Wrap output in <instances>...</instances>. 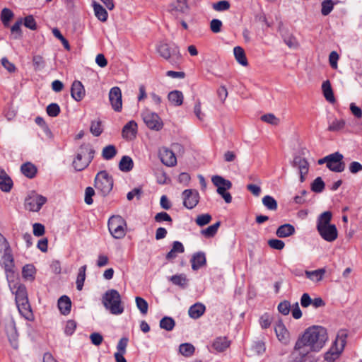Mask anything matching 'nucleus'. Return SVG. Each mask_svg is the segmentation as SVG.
<instances>
[{"label":"nucleus","mask_w":362,"mask_h":362,"mask_svg":"<svg viewBox=\"0 0 362 362\" xmlns=\"http://www.w3.org/2000/svg\"><path fill=\"white\" fill-rule=\"evenodd\" d=\"M328 339L327 329L322 326L307 328L296 342L293 356L298 354L303 359L310 352H318Z\"/></svg>","instance_id":"f257e3e1"},{"label":"nucleus","mask_w":362,"mask_h":362,"mask_svg":"<svg viewBox=\"0 0 362 362\" xmlns=\"http://www.w3.org/2000/svg\"><path fill=\"white\" fill-rule=\"evenodd\" d=\"M332 214L329 211L320 214L316 220V229L320 237L327 242L332 243L338 237L336 226L331 223Z\"/></svg>","instance_id":"f03ea898"},{"label":"nucleus","mask_w":362,"mask_h":362,"mask_svg":"<svg viewBox=\"0 0 362 362\" xmlns=\"http://www.w3.org/2000/svg\"><path fill=\"white\" fill-rule=\"evenodd\" d=\"M104 307L112 315H121L124 312L121 296L115 289L107 291L102 298Z\"/></svg>","instance_id":"7ed1b4c3"},{"label":"nucleus","mask_w":362,"mask_h":362,"mask_svg":"<svg viewBox=\"0 0 362 362\" xmlns=\"http://www.w3.org/2000/svg\"><path fill=\"white\" fill-rule=\"evenodd\" d=\"M156 49L160 57L168 60L171 64L176 63L180 59L179 47L175 44L160 42Z\"/></svg>","instance_id":"20e7f679"},{"label":"nucleus","mask_w":362,"mask_h":362,"mask_svg":"<svg viewBox=\"0 0 362 362\" xmlns=\"http://www.w3.org/2000/svg\"><path fill=\"white\" fill-rule=\"evenodd\" d=\"M95 187L103 196L107 195L113 187V179L105 170L99 172L95 178Z\"/></svg>","instance_id":"39448f33"},{"label":"nucleus","mask_w":362,"mask_h":362,"mask_svg":"<svg viewBox=\"0 0 362 362\" xmlns=\"http://www.w3.org/2000/svg\"><path fill=\"white\" fill-rule=\"evenodd\" d=\"M95 151L91 148H81L73 161V166L76 171H81L87 168L94 157Z\"/></svg>","instance_id":"423d86ee"},{"label":"nucleus","mask_w":362,"mask_h":362,"mask_svg":"<svg viewBox=\"0 0 362 362\" xmlns=\"http://www.w3.org/2000/svg\"><path fill=\"white\" fill-rule=\"evenodd\" d=\"M126 227V221L121 216L114 215L108 220L109 231L116 239L122 238L125 235Z\"/></svg>","instance_id":"0eeeda50"},{"label":"nucleus","mask_w":362,"mask_h":362,"mask_svg":"<svg viewBox=\"0 0 362 362\" xmlns=\"http://www.w3.org/2000/svg\"><path fill=\"white\" fill-rule=\"evenodd\" d=\"M3 252L2 261L6 272H12L14 267V260L8 241L0 233V253Z\"/></svg>","instance_id":"6e6552de"},{"label":"nucleus","mask_w":362,"mask_h":362,"mask_svg":"<svg viewBox=\"0 0 362 362\" xmlns=\"http://www.w3.org/2000/svg\"><path fill=\"white\" fill-rule=\"evenodd\" d=\"M142 119L146 125L151 130L159 131L163 127V123L159 115L148 108L141 112Z\"/></svg>","instance_id":"1a4fd4ad"},{"label":"nucleus","mask_w":362,"mask_h":362,"mask_svg":"<svg viewBox=\"0 0 362 362\" xmlns=\"http://www.w3.org/2000/svg\"><path fill=\"white\" fill-rule=\"evenodd\" d=\"M46 202L47 198L35 192H32L25 200V207L30 211L37 212L41 209Z\"/></svg>","instance_id":"9d476101"},{"label":"nucleus","mask_w":362,"mask_h":362,"mask_svg":"<svg viewBox=\"0 0 362 362\" xmlns=\"http://www.w3.org/2000/svg\"><path fill=\"white\" fill-rule=\"evenodd\" d=\"M344 156L339 152H335L329 155L327 168L331 171L341 173L345 169V164L343 162Z\"/></svg>","instance_id":"9b49d317"},{"label":"nucleus","mask_w":362,"mask_h":362,"mask_svg":"<svg viewBox=\"0 0 362 362\" xmlns=\"http://www.w3.org/2000/svg\"><path fill=\"white\" fill-rule=\"evenodd\" d=\"M183 205L189 209L194 208L199 201V194L196 189H185L182 192Z\"/></svg>","instance_id":"f8f14e48"},{"label":"nucleus","mask_w":362,"mask_h":362,"mask_svg":"<svg viewBox=\"0 0 362 362\" xmlns=\"http://www.w3.org/2000/svg\"><path fill=\"white\" fill-rule=\"evenodd\" d=\"M108 96L112 108L117 112H121L122 109L121 89L117 86L112 87L110 90Z\"/></svg>","instance_id":"ddd939ff"},{"label":"nucleus","mask_w":362,"mask_h":362,"mask_svg":"<svg viewBox=\"0 0 362 362\" xmlns=\"http://www.w3.org/2000/svg\"><path fill=\"white\" fill-rule=\"evenodd\" d=\"M158 156L161 162L168 167H173L177 164V158L174 152L166 147L160 148Z\"/></svg>","instance_id":"4468645a"},{"label":"nucleus","mask_w":362,"mask_h":362,"mask_svg":"<svg viewBox=\"0 0 362 362\" xmlns=\"http://www.w3.org/2000/svg\"><path fill=\"white\" fill-rule=\"evenodd\" d=\"M274 331L277 339L284 344H288L290 340V334L282 320L276 322Z\"/></svg>","instance_id":"2eb2a0df"},{"label":"nucleus","mask_w":362,"mask_h":362,"mask_svg":"<svg viewBox=\"0 0 362 362\" xmlns=\"http://www.w3.org/2000/svg\"><path fill=\"white\" fill-rule=\"evenodd\" d=\"M137 128V124L135 121L131 120L128 122L122 129V137L126 140H133L136 136Z\"/></svg>","instance_id":"dca6fc26"},{"label":"nucleus","mask_w":362,"mask_h":362,"mask_svg":"<svg viewBox=\"0 0 362 362\" xmlns=\"http://www.w3.org/2000/svg\"><path fill=\"white\" fill-rule=\"evenodd\" d=\"M71 95L77 102L83 100L85 96V89L82 83L79 81H74L71 88Z\"/></svg>","instance_id":"f3484780"},{"label":"nucleus","mask_w":362,"mask_h":362,"mask_svg":"<svg viewBox=\"0 0 362 362\" xmlns=\"http://www.w3.org/2000/svg\"><path fill=\"white\" fill-rule=\"evenodd\" d=\"M11 290L15 294L16 303L28 300L26 287L23 284H16Z\"/></svg>","instance_id":"a211bd4d"},{"label":"nucleus","mask_w":362,"mask_h":362,"mask_svg":"<svg viewBox=\"0 0 362 362\" xmlns=\"http://www.w3.org/2000/svg\"><path fill=\"white\" fill-rule=\"evenodd\" d=\"M11 178L6 174L4 170H0V189L4 192H9L13 187Z\"/></svg>","instance_id":"6ab92c4d"},{"label":"nucleus","mask_w":362,"mask_h":362,"mask_svg":"<svg viewBox=\"0 0 362 362\" xmlns=\"http://www.w3.org/2000/svg\"><path fill=\"white\" fill-rule=\"evenodd\" d=\"M205 310L206 307L203 303H196L189 307L188 314L191 318L198 319L204 315Z\"/></svg>","instance_id":"aec40b11"},{"label":"nucleus","mask_w":362,"mask_h":362,"mask_svg":"<svg viewBox=\"0 0 362 362\" xmlns=\"http://www.w3.org/2000/svg\"><path fill=\"white\" fill-rule=\"evenodd\" d=\"M185 247L180 241H174L173 243L171 250L166 254L165 258L168 260H172L177 257V254L183 253Z\"/></svg>","instance_id":"412c9836"},{"label":"nucleus","mask_w":362,"mask_h":362,"mask_svg":"<svg viewBox=\"0 0 362 362\" xmlns=\"http://www.w3.org/2000/svg\"><path fill=\"white\" fill-rule=\"evenodd\" d=\"M58 308L62 315L69 314L71 308L70 298L66 296H61L58 300Z\"/></svg>","instance_id":"4be33fe9"},{"label":"nucleus","mask_w":362,"mask_h":362,"mask_svg":"<svg viewBox=\"0 0 362 362\" xmlns=\"http://www.w3.org/2000/svg\"><path fill=\"white\" fill-rule=\"evenodd\" d=\"M192 269L194 271L198 270L206 264V257L204 252L195 253L191 259Z\"/></svg>","instance_id":"5701e85b"},{"label":"nucleus","mask_w":362,"mask_h":362,"mask_svg":"<svg viewBox=\"0 0 362 362\" xmlns=\"http://www.w3.org/2000/svg\"><path fill=\"white\" fill-rule=\"evenodd\" d=\"M95 17L101 22H105L108 18L107 11L98 3L93 1L92 4Z\"/></svg>","instance_id":"b1692460"},{"label":"nucleus","mask_w":362,"mask_h":362,"mask_svg":"<svg viewBox=\"0 0 362 362\" xmlns=\"http://www.w3.org/2000/svg\"><path fill=\"white\" fill-rule=\"evenodd\" d=\"M295 233V228L293 226L289 223H286L280 226L276 232V235L279 238H287Z\"/></svg>","instance_id":"393cba45"},{"label":"nucleus","mask_w":362,"mask_h":362,"mask_svg":"<svg viewBox=\"0 0 362 362\" xmlns=\"http://www.w3.org/2000/svg\"><path fill=\"white\" fill-rule=\"evenodd\" d=\"M19 313L26 319L30 320L33 315L28 300L16 303Z\"/></svg>","instance_id":"a878e982"},{"label":"nucleus","mask_w":362,"mask_h":362,"mask_svg":"<svg viewBox=\"0 0 362 362\" xmlns=\"http://www.w3.org/2000/svg\"><path fill=\"white\" fill-rule=\"evenodd\" d=\"M168 99L174 106H180L184 100L183 94L180 90H172L168 95Z\"/></svg>","instance_id":"bb28decb"},{"label":"nucleus","mask_w":362,"mask_h":362,"mask_svg":"<svg viewBox=\"0 0 362 362\" xmlns=\"http://www.w3.org/2000/svg\"><path fill=\"white\" fill-rule=\"evenodd\" d=\"M230 346V341L225 337H217L212 344V347L218 352L224 351Z\"/></svg>","instance_id":"cd10ccee"},{"label":"nucleus","mask_w":362,"mask_h":362,"mask_svg":"<svg viewBox=\"0 0 362 362\" xmlns=\"http://www.w3.org/2000/svg\"><path fill=\"white\" fill-rule=\"evenodd\" d=\"M326 272L325 269H318L313 271H308L305 272V274L308 279L314 282H318L323 279V276Z\"/></svg>","instance_id":"c85d7f7f"},{"label":"nucleus","mask_w":362,"mask_h":362,"mask_svg":"<svg viewBox=\"0 0 362 362\" xmlns=\"http://www.w3.org/2000/svg\"><path fill=\"white\" fill-rule=\"evenodd\" d=\"M21 170L28 178H33L37 173V168L30 162L23 163L21 167Z\"/></svg>","instance_id":"c756f323"},{"label":"nucleus","mask_w":362,"mask_h":362,"mask_svg":"<svg viewBox=\"0 0 362 362\" xmlns=\"http://www.w3.org/2000/svg\"><path fill=\"white\" fill-rule=\"evenodd\" d=\"M134 167L132 158L129 156L122 157L119 163V169L122 172H129Z\"/></svg>","instance_id":"7c9ffc66"},{"label":"nucleus","mask_w":362,"mask_h":362,"mask_svg":"<svg viewBox=\"0 0 362 362\" xmlns=\"http://www.w3.org/2000/svg\"><path fill=\"white\" fill-rule=\"evenodd\" d=\"M322 89L325 99L329 103H334L335 98L329 81L327 80L322 83Z\"/></svg>","instance_id":"2f4dec72"},{"label":"nucleus","mask_w":362,"mask_h":362,"mask_svg":"<svg viewBox=\"0 0 362 362\" xmlns=\"http://www.w3.org/2000/svg\"><path fill=\"white\" fill-rule=\"evenodd\" d=\"M233 54L235 59L240 64L244 66L248 64L245 51L241 47H235L233 49Z\"/></svg>","instance_id":"473e14b6"},{"label":"nucleus","mask_w":362,"mask_h":362,"mask_svg":"<svg viewBox=\"0 0 362 362\" xmlns=\"http://www.w3.org/2000/svg\"><path fill=\"white\" fill-rule=\"evenodd\" d=\"M169 280L176 286H178L182 288H185L187 286L188 280L186 277V275L184 274H176L171 276L169 278Z\"/></svg>","instance_id":"72a5a7b5"},{"label":"nucleus","mask_w":362,"mask_h":362,"mask_svg":"<svg viewBox=\"0 0 362 362\" xmlns=\"http://www.w3.org/2000/svg\"><path fill=\"white\" fill-rule=\"evenodd\" d=\"M211 182L216 187H232V182L230 180H226L220 175L213 176L211 177Z\"/></svg>","instance_id":"f704fd0d"},{"label":"nucleus","mask_w":362,"mask_h":362,"mask_svg":"<svg viewBox=\"0 0 362 362\" xmlns=\"http://www.w3.org/2000/svg\"><path fill=\"white\" fill-rule=\"evenodd\" d=\"M172 11L180 13H187L189 11V6L187 3V0H177L175 4L172 5Z\"/></svg>","instance_id":"c9c22d12"},{"label":"nucleus","mask_w":362,"mask_h":362,"mask_svg":"<svg viewBox=\"0 0 362 362\" xmlns=\"http://www.w3.org/2000/svg\"><path fill=\"white\" fill-rule=\"evenodd\" d=\"M36 269L33 264H25L22 269L23 277L27 280L33 281L35 279Z\"/></svg>","instance_id":"e433bc0d"},{"label":"nucleus","mask_w":362,"mask_h":362,"mask_svg":"<svg viewBox=\"0 0 362 362\" xmlns=\"http://www.w3.org/2000/svg\"><path fill=\"white\" fill-rule=\"evenodd\" d=\"M117 151L114 145L110 144L105 146L102 151L103 159L109 160L112 159L117 154Z\"/></svg>","instance_id":"4c0bfd02"},{"label":"nucleus","mask_w":362,"mask_h":362,"mask_svg":"<svg viewBox=\"0 0 362 362\" xmlns=\"http://www.w3.org/2000/svg\"><path fill=\"white\" fill-rule=\"evenodd\" d=\"M159 325L161 329L166 331H172L175 326V322L173 317L165 316L160 320Z\"/></svg>","instance_id":"58836bf2"},{"label":"nucleus","mask_w":362,"mask_h":362,"mask_svg":"<svg viewBox=\"0 0 362 362\" xmlns=\"http://www.w3.org/2000/svg\"><path fill=\"white\" fill-rule=\"evenodd\" d=\"M293 165L298 166L300 174H308V163L305 158L296 157L294 158Z\"/></svg>","instance_id":"ea45409f"},{"label":"nucleus","mask_w":362,"mask_h":362,"mask_svg":"<svg viewBox=\"0 0 362 362\" xmlns=\"http://www.w3.org/2000/svg\"><path fill=\"white\" fill-rule=\"evenodd\" d=\"M346 122L344 119H334L332 122H329L327 130L329 132H339L345 127Z\"/></svg>","instance_id":"a19ab883"},{"label":"nucleus","mask_w":362,"mask_h":362,"mask_svg":"<svg viewBox=\"0 0 362 362\" xmlns=\"http://www.w3.org/2000/svg\"><path fill=\"white\" fill-rule=\"evenodd\" d=\"M195 351L194 346L189 343L181 344L179 346V352L185 357L192 356Z\"/></svg>","instance_id":"79ce46f5"},{"label":"nucleus","mask_w":362,"mask_h":362,"mask_svg":"<svg viewBox=\"0 0 362 362\" xmlns=\"http://www.w3.org/2000/svg\"><path fill=\"white\" fill-rule=\"evenodd\" d=\"M348 337V332L346 329H340L338 331L337 334V337L335 340L334 341L335 344H337L340 347L344 349V347L346 344V339Z\"/></svg>","instance_id":"37998d69"},{"label":"nucleus","mask_w":362,"mask_h":362,"mask_svg":"<svg viewBox=\"0 0 362 362\" xmlns=\"http://www.w3.org/2000/svg\"><path fill=\"white\" fill-rule=\"evenodd\" d=\"M262 204L270 211H276L278 207L277 202L270 195H266L262 198Z\"/></svg>","instance_id":"c03bdc74"},{"label":"nucleus","mask_w":362,"mask_h":362,"mask_svg":"<svg viewBox=\"0 0 362 362\" xmlns=\"http://www.w3.org/2000/svg\"><path fill=\"white\" fill-rule=\"evenodd\" d=\"M86 265H83L79 268L78 273L76 279V288L78 291H81L83 286V284L86 279Z\"/></svg>","instance_id":"a18cd8bd"},{"label":"nucleus","mask_w":362,"mask_h":362,"mask_svg":"<svg viewBox=\"0 0 362 362\" xmlns=\"http://www.w3.org/2000/svg\"><path fill=\"white\" fill-rule=\"evenodd\" d=\"M219 226H220V222L218 221V222L215 223L214 224L209 226L206 229L202 230V233L206 238L214 237L216 234Z\"/></svg>","instance_id":"49530a36"},{"label":"nucleus","mask_w":362,"mask_h":362,"mask_svg":"<svg viewBox=\"0 0 362 362\" xmlns=\"http://www.w3.org/2000/svg\"><path fill=\"white\" fill-rule=\"evenodd\" d=\"M137 308L142 315H146L148 312V305L147 301L141 297H136L135 298Z\"/></svg>","instance_id":"de8ad7c7"},{"label":"nucleus","mask_w":362,"mask_h":362,"mask_svg":"<svg viewBox=\"0 0 362 362\" xmlns=\"http://www.w3.org/2000/svg\"><path fill=\"white\" fill-rule=\"evenodd\" d=\"M13 17V13L11 10L7 8L2 9L1 13V20L5 26L8 25L9 21Z\"/></svg>","instance_id":"09e8293b"},{"label":"nucleus","mask_w":362,"mask_h":362,"mask_svg":"<svg viewBox=\"0 0 362 362\" xmlns=\"http://www.w3.org/2000/svg\"><path fill=\"white\" fill-rule=\"evenodd\" d=\"M325 189V182L320 177H317L311 185V189L316 193H320Z\"/></svg>","instance_id":"8fccbe9b"},{"label":"nucleus","mask_w":362,"mask_h":362,"mask_svg":"<svg viewBox=\"0 0 362 362\" xmlns=\"http://www.w3.org/2000/svg\"><path fill=\"white\" fill-rule=\"evenodd\" d=\"M261 120L272 125L276 126L279 123V119L274 114L268 113L261 116Z\"/></svg>","instance_id":"3c124183"},{"label":"nucleus","mask_w":362,"mask_h":362,"mask_svg":"<svg viewBox=\"0 0 362 362\" xmlns=\"http://www.w3.org/2000/svg\"><path fill=\"white\" fill-rule=\"evenodd\" d=\"M321 13L323 16L329 15L334 8V3L332 0H325L321 4Z\"/></svg>","instance_id":"603ef678"},{"label":"nucleus","mask_w":362,"mask_h":362,"mask_svg":"<svg viewBox=\"0 0 362 362\" xmlns=\"http://www.w3.org/2000/svg\"><path fill=\"white\" fill-rule=\"evenodd\" d=\"M90 131L95 136H99L103 132L101 122L100 120L93 121L90 124Z\"/></svg>","instance_id":"864d4df0"},{"label":"nucleus","mask_w":362,"mask_h":362,"mask_svg":"<svg viewBox=\"0 0 362 362\" xmlns=\"http://www.w3.org/2000/svg\"><path fill=\"white\" fill-rule=\"evenodd\" d=\"M272 318L268 313H264L259 320V325L262 329H267L270 327Z\"/></svg>","instance_id":"5fc2aeb1"},{"label":"nucleus","mask_w":362,"mask_h":362,"mask_svg":"<svg viewBox=\"0 0 362 362\" xmlns=\"http://www.w3.org/2000/svg\"><path fill=\"white\" fill-rule=\"evenodd\" d=\"M230 3L228 1L222 0L218 2L214 3L212 8L216 11H227L230 8Z\"/></svg>","instance_id":"6e6d98bb"},{"label":"nucleus","mask_w":362,"mask_h":362,"mask_svg":"<svg viewBox=\"0 0 362 362\" xmlns=\"http://www.w3.org/2000/svg\"><path fill=\"white\" fill-rule=\"evenodd\" d=\"M47 113L49 116L54 117L60 112V107L57 103H51L47 107Z\"/></svg>","instance_id":"4d7b16f0"},{"label":"nucleus","mask_w":362,"mask_h":362,"mask_svg":"<svg viewBox=\"0 0 362 362\" xmlns=\"http://www.w3.org/2000/svg\"><path fill=\"white\" fill-rule=\"evenodd\" d=\"M211 220V216L209 214H204L198 216L196 218V223L199 226L208 224Z\"/></svg>","instance_id":"13d9d810"},{"label":"nucleus","mask_w":362,"mask_h":362,"mask_svg":"<svg viewBox=\"0 0 362 362\" xmlns=\"http://www.w3.org/2000/svg\"><path fill=\"white\" fill-rule=\"evenodd\" d=\"M76 328V322L74 320H68L64 327V333L67 336L72 335Z\"/></svg>","instance_id":"bf43d9fd"},{"label":"nucleus","mask_w":362,"mask_h":362,"mask_svg":"<svg viewBox=\"0 0 362 362\" xmlns=\"http://www.w3.org/2000/svg\"><path fill=\"white\" fill-rule=\"evenodd\" d=\"M95 195V190L91 187H88L85 189L84 202L86 204L90 205L93 204V197Z\"/></svg>","instance_id":"052dcab7"},{"label":"nucleus","mask_w":362,"mask_h":362,"mask_svg":"<svg viewBox=\"0 0 362 362\" xmlns=\"http://www.w3.org/2000/svg\"><path fill=\"white\" fill-rule=\"evenodd\" d=\"M154 219L158 223H161L163 221L170 222V223L173 222V219L170 216L164 211L156 214L154 217Z\"/></svg>","instance_id":"680f3d73"},{"label":"nucleus","mask_w":362,"mask_h":362,"mask_svg":"<svg viewBox=\"0 0 362 362\" xmlns=\"http://www.w3.org/2000/svg\"><path fill=\"white\" fill-rule=\"evenodd\" d=\"M278 310L280 313H281L284 315H287L289 314L291 310V305L290 303L287 300H284L283 302H281L278 305Z\"/></svg>","instance_id":"e2e57ef3"},{"label":"nucleus","mask_w":362,"mask_h":362,"mask_svg":"<svg viewBox=\"0 0 362 362\" xmlns=\"http://www.w3.org/2000/svg\"><path fill=\"white\" fill-rule=\"evenodd\" d=\"M129 339L127 337H122L117 343V353L125 354L126 349L128 345Z\"/></svg>","instance_id":"0e129e2a"},{"label":"nucleus","mask_w":362,"mask_h":362,"mask_svg":"<svg viewBox=\"0 0 362 362\" xmlns=\"http://www.w3.org/2000/svg\"><path fill=\"white\" fill-rule=\"evenodd\" d=\"M268 245L271 248L279 250H282L285 246L284 242L279 239L269 240Z\"/></svg>","instance_id":"69168bd1"},{"label":"nucleus","mask_w":362,"mask_h":362,"mask_svg":"<svg viewBox=\"0 0 362 362\" xmlns=\"http://www.w3.org/2000/svg\"><path fill=\"white\" fill-rule=\"evenodd\" d=\"M252 349L258 355L262 354L266 350L265 344L262 341H255L252 344Z\"/></svg>","instance_id":"338daca9"},{"label":"nucleus","mask_w":362,"mask_h":362,"mask_svg":"<svg viewBox=\"0 0 362 362\" xmlns=\"http://www.w3.org/2000/svg\"><path fill=\"white\" fill-rule=\"evenodd\" d=\"M222 21L218 19H213L210 22V29L214 33H218L221 30Z\"/></svg>","instance_id":"774afa93"}]
</instances>
